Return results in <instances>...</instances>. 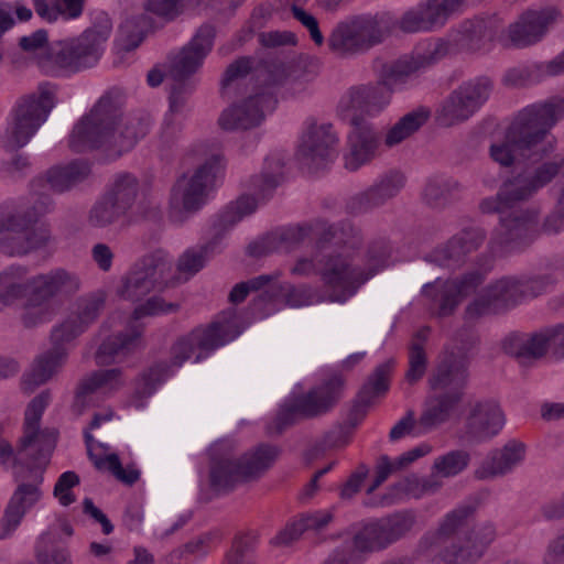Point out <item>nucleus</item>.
Returning <instances> with one entry per match:
<instances>
[{
	"mask_svg": "<svg viewBox=\"0 0 564 564\" xmlns=\"http://www.w3.org/2000/svg\"><path fill=\"white\" fill-rule=\"evenodd\" d=\"M315 230L319 235V245L333 243L338 247L323 252L318 259V274L332 292V301H347L362 284L389 265L392 249L386 239L372 241L366 253L360 256L355 250L360 247L362 236L354 225L317 221Z\"/></svg>",
	"mask_w": 564,
	"mask_h": 564,
	"instance_id": "obj_1",
	"label": "nucleus"
},
{
	"mask_svg": "<svg viewBox=\"0 0 564 564\" xmlns=\"http://www.w3.org/2000/svg\"><path fill=\"white\" fill-rule=\"evenodd\" d=\"M560 173L563 174L562 161L545 162L533 172L509 177L496 195L481 199V213L499 215V225L489 241V248L495 256L518 250L533 241L539 230L538 214L522 208L520 204L531 198Z\"/></svg>",
	"mask_w": 564,
	"mask_h": 564,
	"instance_id": "obj_2",
	"label": "nucleus"
},
{
	"mask_svg": "<svg viewBox=\"0 0 564 564\" xmlns=\"http://www.w3.org/2000/svg\"><path fill=\"white\" fill-rule=\"evenodd\" d=\"M80 288L79 275L64 268L29 276L26 268L11 265L0 272V306L23 300L20 322L24 328H36L56 316L59 308L56 299H69Z\"/></svg>",
	"mask_w": 564,
	"mask_h": 564,
	"instance_id": "obj_3",
	"label": "nucleus"
},
{
	"mask_svg": "<svg viewBox=\"0 0 564 564\" xmlns=\"http://www.w3.org/2000/svg\"><path fill=\"white\" fill-rule=\"evenodd\" d=\"M147 118H121L115 98L106 94L73 128L68 145L74 152L105 148L113 156L130 151L149 131Z\"/></svg>",
	"mask_w": 564,
	"mask_h": 564,
	"instance_id": "obj_4",
	"label": "nucleus"
},
{
	"mask_svg": "<svg viewBox=\"0 0 564 564\" xmlns=\"http://www.w3.org/2000/svg\"><path fill=\"white\" fill-rule=\"evenodd\" d=\"M564 116L561 99L536 102L523 108L509 127L505 141L490 145V158L502 166H510L516 154L540 160L555 149L552 127Z\"/></svg>",
	"mask_w": 564,
	"mask_h": 564,
	"instance_id": "obj_5",
	"label": "nucleus"
},
{
	"mask_svg": "<svg viewBox=\"0 0 564 564\" xmlns=\"http://www.w3.org/2000/svg\"><path fill=\"white\" fill-rule=\"evenodd\" d=\"M474 513L471 505L458 506L443 517L435 531L423 538V543L446 549L456 558V564L477 563L495 540L496 529L490 522L471 528Z\"/></svg>",
	"mask_w": 564,
	"mask_h": 564,
	"instance_id": "obj_6",
	"label": "nucleus"
},
{
	"mask_svg": "<svg viewBox=\"0 0 564 564\" xmlns=\"http://www.w3.org/2000/svg\"><path fill=\"white\" fill-rule=\"evenodd\" d=\"M215 35V29L212 25H202L172 62L170 75L173 84L169 96V110L162 124L163 135L167 140L181 130L187 101L194 91V84L189 80V76L203 65L210 53Z\"/></svg>",
	"mask_w": 564,
	"mask_h": 564,
	"instance_id": "obj_7",
	"label": "nucleus"
},
{
	"mask_svg": "<svg viewBox=\"0 0 564 564\" xmlns=\"http://www.w3.org/2000/svg\"><path fill=\"white\" fill-rule=\"evenodd\" d=\"M51 402L48 390L42 391L28 404L24 413L23 436L14 451L11 444L0 440L1 464H26L32 469H43L48 463L55 447L57 433L55 430L40 429L45 409Z\"/></svg>",
	"mask_w": 564,
	"mask_h": 564,
	"instance_id": "obj_8",
	"label": "nucleus"
},
{
	"mask_svg": "<svg viewBox=\"0 0 564 564\" xmlns=\"http://www.w3.org/2000/svg\"><path fill=\"white\" fill-rule=\"evenodd\" d=\"M108 37L109 30L91 28L76 37L53 42L37 57V65L45 75L53 77L94 67Z\"/></svg>",
	"mask_w": 564,
	"mask_h": 564,
	"instance_id": "obj_9",
	"label": "nucleus"
},
{
	"mask_svg": "<svg viewBox=\"0 0 564 564\" xmlns=\"http://www.w3.org/2000/svg\"><path fill=\"white\" fill-rule=\"evenodd\" d=\"M392 31L393 15L390 12L351 15L335 24L327 45L334 54L351 57L380 45Z\"/></svg>",
	"mask_w": 564,
	"mask_h": 564,
	"instance_id": "obj_10",
	"label": "nucleus"
},
{
	"mask_svg": "<svg viewBox=\"0 0 564 564\" xmlns=\"http://www.w3.org/2000/svg\"><path fill=\"white\" fill-rule=\"evenodd\" d=\"M553 283L549 275L534 278L508 275L488 284L466 307L465 317L474 321L481 316L510 310L535 297Z\"/></svg>",
	"mask_w": 564,
	"mask_h": 564,
	"instance_id": "obj_11",
	"label": "nucleus"
},
{
	"mask_svg": "<svg viewBox=\"0 0 564 564\" xmlns=\"http://www.w3.org/2000/svg\"><path fill=\"white\" fill-rule=\"evenodd\" d=\"M414 522L415 517L410 511L393 513L362 524L337 549L351 564H364L372 553L386 550L404 536Z\"/></svg>",
	"mask_w": 564,
	"mask_h": 564,
	"instance_id": "obj_12",
	"label": "nucleus"
},
{
	"mask_svg": "<svg viewBox=\"0 0 564 564\" xmlns=\"http://www.w3.org/2000/svg\"><path fill=\"white\" fill-rule=\"evenodd\" d=\"M468 361L465 357L447 356L436 368L430 379L433 390L447 389L448 391L437 397H431L425 402V409L420 417L424 427L432 429L446 422L454 408L463 395V389L467 381Z\"/></svg>",
	"mask_w": 564,
	"mask_h": 564,
	"instance_id": "obj_13",
	"label": "nucleus"
},
{
	"mask_svg": "<svg viewBox=\"0 0 564 564\" xmlns=\"http://www.w3.org/2000/svg\"><path fill=\"white\" fill-rule=\"evenodd\" d=\"M223 161V154L219 151L214 152L191 174H183L177 178L170 194L171 217L182 218L183 214L196 213L206 204L208 194L224 169Z\"/></svg>",
	"mask_w": 564,
	"mask_h": 564,
	"instance_id": "obj_14",
	"label": "nucleus"
},
{
	"mask_svg": "<svg viewBox=\"0 0 564 564\" xmlns=\"http://www.w3.org/2000/svg\"><path fill=\"white\" fill-rule=\"evenodd\" d=\"M173 260L159 249L137 261L121 278L120 297L137 302L152 292H162L173 282Z\"/></svg>",
	"mask_w": 564,
	"mask_h": 564,
	"instance_id": "obj_15",
	"label": "nucleus"
},
{
	"mask_svg": "<svg viewBox=\"0 0 564 564\" xmlns=\"http://www.w3.org/2000/svg\"><path fill=\"white\" fill-rule=\"evenodd\" d=\"M344 388V377L334 372L307 393L286 399L275 419L276 433L299 419L316 417L329 412L341 399Z\"/></svg>",
	"mask_w": 564,
	"mask_h": 564,
	"instance_id": "obj_16",
	"label": "nucleus"
},
{
	"mask_svg": "<svg viewBox=\"0 0 564 564\" xmlns=\"http://www.w3.org/2000/svg\"><path fill=\"white\" fill-rule=\"evenodd\" d=\"M54 99V89L48 84L40 85L36 93L19 99L12 111V126L3 137V147L10 151L24 147L46 121Z\"/></svg>",
	"mask_w": 564,
	"mask_h": 564,
	"instance_id": "obj_17",
	"label": "nucleus"
},
{
	"mask_svg": "<svg viewBox=\"0 0 564 564\" xmlns=\"http://www.w3.org/2000/svg\"><path fill=\"white\" fill-rule=\"evenodd\" d=\"M279 455L275 446L261 444L240 459L214 458L210 466V485L217 490H230L237 484L254 479L271 467Z\"/></svg>",
	"mask_w": 564,
	"mask_h": 564,
	"instance_id": "obj_18",
	"label": "nucleus"
},
{
	"mask_svg": "<svg viewBox=\"0 0 564 564\" xmlns=\"http://www.w3.org/2000/svg\"><path fill=\"white\" fill-rule=\"evenodd\" d=\"M241 332L235 310H228L208 327L195 328L181 337L171 348L172 366L181 367L197 349L213 351L234 340Z\"/></svg>",
	"mask_w": 564,
	"mask_h": 564,
	"instance_id": "obj_19",
	"label": "nucleus"
},
{
	"mask_svg": "<svg viewBox=\"0 0 564 564\" xmlns=\"http://www.w3.org/2000/svg\"><path fill=\"white\" fill-rule=\"evenodd\" d=\"M43 177L31 182L26 196L9 199L0 205V235L6 231H23L41 217L53 212L54 202L45 192Z\"/></svg>",
	"mask_w": 564,
	"mask_h": 564,
	"instance_id": "obj_20",
	"label": "nucleus"
},
{
	"mask_svg": "<svg viewBox=\"0 0 564 564\" xmlns=\"http://www.w3.org/2000/svg\"><path fill=\"white\" fill-rule=\"evenodd\" d=\"M494 82L478 76L462 83L440 105L436 118L442 126L452 127L473 117L489 99Z\"/></svg>",
	"mask_w": 564,
	"mask_h": 564,
	"instance_id": "obj_21",
	"label": "nucleus"
},
{
	"mask_svg": "<svg viewBox=\"0 0 564 564\" xmlns=\"http://www.w3.org/2000/svg\"><path fill=\"white\" fill-rule=\"evenodd\" d=\"M485 276L484 272L475 269L454 279H436L426 283L421 291L424 305L438 317L449 316L464 297L473 294L482 284Z\"/></svg>",
	"mask_w": 564,
	"mask_h": 564,
	"instance_id": "obj_22",
	"label": "nucleus"
},
{
	"mask_svg": "<svg viewBox=\"0 0 564 564\" xmlns=\"http://www.w3.org/2000/svg\"><path fill=\"white\" fill-rule=\"evenodd\" d=\"M339 143L338 133L333 123L310 117L304 121L297 155L311 170H318L333 162Z\"/></svg>",
	"mask_w": 564,
	"mask_h": 564,
	"instance_id": "obj_23",
	"label": "nucleus"
},
{
	"mask_svg": "<svg viewBox=\"0 0 564 564\" xmlns=\"http://www.w3.org/2000/svg\"><path fill=\"white\" fill-rule=\"evenodd\" d=\"M391 102V94L380 84H360L349 87L340 96L336 113L343 121L355 124L367 121L366 116L381 113Z\"/></svg>",
	"mask_w": 564,
	"mask_h": 564,
	"instance_id": "obj_24",
	"label": "nucleus"
},
{
	"mask_svg": "<svg viewBox=\"0 0 564 564\" xmlns=\"http://www.w3.org/2000/svg\"><path fill=\"white\" fill-rule=\"evenodd\" d=\"M276 100L265 88H252L241 102L226 108L218 118L223 130H248L261 124L267 111H272Z\"/></svg>",
	"mask_w": 564,
	"mask_h": 564,
	"instance_id": "obj_25",
	"label": "nucleus"
},
{
	"mask_svg": "<svg viewBox=\"0 0 564 564\" xmlns=\"http://www.w3.org/2000/svg\"><path fill=\"white\" fill-rule=\"evenodd\" d=\"M486 240V231L480 227H466L444 243L430 251L424 260L447 270L460 269L467 257L477 251Z\"/></svg>",
	"mask_w": 564,
	"mask_h": 564,
	"instance_id": "obj_26",
	"label": "nucleus"
},
{
	"mask_svg": "<svg viewBox=\"0 0 564 564\" xmlns=\"http://www.w3.org/2000/svg\"><path fill=\"white\" fill-rule=\"evenodd\" d=\"M562 20V12L550 6L527 10L508 28V37L516 47H527L540 42L550 28Z\"/></svg>",
	"mask_w": 564,
	"mask_h": 564,
	"instance_id": "obj_27",
	"label": "nucleus"
},
{
	"mask_svg": "<svg viewBox=\"0 0 564 564\" xmlns=\"http://www.w3.org/2000/svg\"><path fill=\"white\" fill-rule=\"evenodd\" d=\"M499 29L496 17H474L462 21L448 33L452 47L467 53H476L487 48Z\"/></svg>",
	"mask_w": 564,
	"mask_h": 564,
	"instance_id": "obj_28",
	"label": "nucleus"
},
{
	"mask_svg": "<svg viewBox=\"0 0 564 564\" xmlns=\"http://www.w3.org/2000/svg\"><path fill=\"white\" fill-rule=\"evenodd\" d=\"M405 185V176L399 171H389L380 175L366 191L351 196L346 209L351 215H362L383 206L395 197Z\"/></svg>",
	"mask_w": 564,
	"mask_h": 564,
	"instance_id": "obj_29",
	"label": "nucleus"
},
{
	"mask_svg": "<svg viewBox=\"0 0 564 564\" xmlns=\"http://www.w3.org/2000/svg\"><path fill=\"white\" fill-rule=\"evenodd\" d=\"M122 384V372L118 368L93 371L79 381L73 408L76 412L82 413L86 408L97 405L99 401L117 391Z\"/></svg>",
	"mask_w": 564,
	"mask_h": 564,
	"instance_id": "obj_30",
	"label": "nucleus"
},
{
	"mask_svg": "<svg viewBox=\"0 0 564 564\" xmlns=\"http://www.w3.org/2000/svg\"><path fill=\"white\" fill-rule=\"evenodd\" d=\"M42 469H35L32 482H22L14 490L4 516L0 521V539H7L17 530L25 513L41 499Z\"/></svg>",
	"mask_w": 564,
	"mask_h": 564,
	"instance_id": "obj_31",
	"label": "nucleus"
},
{
	"mask_svg": "<svg viewBox=\"0 0 564 564\" xmlns=\"http://www.w3.org/2000/svg\"><path fill=\"white\" fill-rule=\"evenodd\" d=\"M350 127L347 137L348 151L344 156L345 167L349 171H357L376 156L380 138L369 121H359Z\"/></svg>",
	"mask_w": 564,
	"mask_h": 564,
	"instance_id": "obj_32",
	"label": "nucleus"
},
{
	"mask_svg": "<svg viewBox=\"0 0 564 564\" xmlns=\"http://www.w3.org/2000/svg\"><path fill=\"white\" fill-rule=\"evenodd\" d=\"M505 422V414L497 402L480 401L467 417L466 433L477 442L488 441L502 430Z\"/></svg>",
	"mask_w": 564,
	"mask_h": 564,
	"instance_id": "obj_33",
	"label": "nucleus"
},
{
	"mask_svg": "<svg viewBox=\"0 0 564 564\" xmlns=\"http://www.w3.org/2000/svg\"><path fill=\"white\" fill-rule=\"evenodd\" d=\"M525 457V447L518 441H509L501 448L491 451L475 470V477L480 480L502 477L519 466Z\"/></svg>",
	"mask_w": 564,
	"mask_h": 564,
	"instance_id": "obj_34",
	"label": "nucleus"
},
{
	"mask_svg": "<svg viewBox=\"0 0 564 564\" xmlns=\"http://www.w3.org/2000/svg\"><path fill=\"white\" fill-rule=\"evenodd\" d=\"M334 514L329 510H316L306 512L294 518L280 530L271 540L270 544L278 547H285L297 541L304 533H321L333 521Z\"/></svg>",
	"mask_w": 564,
	"mask_h": 564,
	"instance_id": "obj_35",
	"label": "nucleus"
},
{
	"mask_svg": "<svg viewBox=\"0 0 564 564\" xmlns=\"http://www.w3.org/2000/svg\"><path fill=\"white\" fill-rule=\"evenodd\" d=\"M141 335L142 327L140 325H131L124 333L120 332L108 336L101 341L95 354L96 364L107 366L121 362L141 346Z\"/></svg>",
	"mask_w": 564,
	"mask_h": 564,
	"instance_id": "obj_36",
	"label": "nucleus"
},
{
	"mask_svg": "<svg viewBox=\"0 0 564 564\" xmlns=\"http://www.w3.org/2000/svg\"><path fill=\"white\" fill-rule=\"evenodd\" d=\"M423 73V69L410 53L383 64L378 84L392 95L394 90L412 87Z\"/></svg>",
	"mask_w": 564,
	"mask_h": 564,
	"instance_id": "obj_37",
	"label": "nucleus"
},
{
	"mask_svg": "<svg viewBox=\"0 0 564 564\" xmlns=\"http://www.w3.org/2000/svg\"><path fill=\"white\" fill-rule=\"evenodd\" d=\"M561 73H564V52L547 63L511 68L505 74L503 82L509 86L524 87Z\"/></svg>",
	"mask_w": 564,
	"mask_h": 564,
	"instance_id": "obj_38",
	"label": "nucleus"
},
{
	"mask_svg": "<svg viewBox=\"0 0 564 564\" xmlns=\"http://www.w3.org/2000/svg\"><path fill=\"white\" fill-rule=\"evenodd\" d=\"M283 301L290 307H302L312 305L318 301L315 290L307 284L293 285L291 283L272 286L264 291L254 302V308L260 310V304L268 301L270 304L275 301Z\"/></svg>",
	"mask_w": 564,
	"mask_h": 564,
	"instance_id": "obj_39",
	"label": "nucleus"
},
{
	"mask_svg": "<svg viewBox=\"0 0 564 564\" xmlns=\"http://www.w3.org/2000/svg\"><path fill=\"white\" fill-rule=\"evenodd\" d=\"M89 174V164L85 161L76 160L67 165L50 169L43 178L46 187L56 193H64L85 181Z\"/></svg>",
	"mask_w": 564,
	"mask_h": 564,
	"instance_id": "obj_40",
	"label": "nucleus"
},
{
	"mask_svg": "<svg viewBox=\"0 0 564 564\" xmlns=\"http://www.w3.org/2000/svg\"><path fill=\"white\" fill-rule=\"evenodd\" d=\"M8 240L0 243V250L9 256H23L30 251L45 246L50 238L51 231L46 226L37 227L31 231H12Z\"/></svg>",
	"mask_w": 564,
	"mask_h": 564,
	"instance_id": "obj_41",
	"label": "nucleus"
},
{
	"mask_svg": "<svg viewBox=\"0 0 564 564\" xmlns=\"http://www.w3.org/2000/svg\"><path fill=\"white\" fill-rule=\"evenodd\" d=\"M156 30V22L145 13L127 18L119 29V42L124 51L137 48L145 36Z\"/></svg>",
	"mask_w": 564,
	"mask_h": 564,
	"instance_id": "obj_42",
	"label": "nucleus"
},
{
	"mask_svg": "<svg viewBox=\"0 0 564 564\" xmlns=\"http://www.w3.org/2000/svg\"><path fill=\"white\" fill-rule=\"evenodd\" d=\"M258 207L257 199L250 195L239 197L236 203L228 205L213 224V231H216V237L223 239L232 227L238 224L243 217L252 214Z\"/></svg>",
	"mask_w": 564,
	"mask_h": 564,
	"instance_id": "obj_43",
	"label": "nucleus"
},
{
	"mask_svg": "<svg viewBox=\"0 0 564 564\" xmlns=\"http://www.w3.org/2000/svg\"><path fill=\"white\" fill-rule=\"evenodd\" d=\"M462 192L459 182L452 177L434 176L427 180L422 197L433 208H442L449 204Z\"/></svg>",
	"mask_w": 564,
	"mask_h": 564,
	"instance_id": "obj_44",
	"label": "nucleus"
},
{
	"mask_svg": "<svg viewBox=\"0 0 564 564\" xmlns=\"http://www.w3.org/2000/svg\"><path fill=\"white\" fill-rule=\"evenodd\" d=\"M68 356V348L51 347L40 355L33 365L32 371L26 381L33 386H40L48 381L65 364Z\"/></svg>",
	"mask_w": 564,
	"mask_h": 564,
	"instance_id": "obj_45",
	"label": "nucleus"
},
{
	"mask_svg": "<svg viewBox=\"0 0 564 564\" xmlns=\"http://www.w3.org/2000/svg\"><path fill=\"white\" fill-rule=\"evenodd\" d=\"M35 12L48 22L75 20L83 14L85 0H33Z\"/></svg>",
	"mask_w": 564,
	"mask_h": 564,
	"instance_id": "obj_46",
	"label": "nucleus"
},
{
	"mask_svg": "<svg viewBox=\"0 0 564 564\" xmlns=\"http://www.w3.org/2000/svg\"><path fill=\"white\" fill-rule=\"evenodd\" d=\"M430 111L420 107L405 113L386 133L384 144L388 148L400 144L416 132L429 119Z\"/></svg>",
	"mask_w": 564,
	"mask_h": 564,
	"instance_id": "obj_47",
	"label": "nucleus"
},
{
	"mask_svg": "<svg viewBox=\"0 0 564 564\" xmlns=\"http://www.w3.org/2000/svg\"><path fill=\"white\" fill-rule=\"evenodd\" d=\"M449 39L429 37L420 41L411 52L414 59L426 72L452 52Z\"/></svg>",
	"mask_w": 564,
	"mask_h": 564,
	"instance_id": "obj_48",
	"label": "nucleus"
},
{
	"mask_svg": "<svg viewBox=\"0 0 564 564\" xmlns=\"http://www.w3.org/2000/svg\"><path fill=\"white\" fill-rule=\"evenodd\" d=\"M221 240L223 238L216 237V231H213L212 239L205 246L188 249L178 258L177 270L188 276L196 274L204 268L208 258L220 250Z\"/></svg>",
	"mask_w": 564,
	"mask_h": 564,
	"instance_id": "obj_49",
	"label": "nucleus"
},
{
	"mask_svg": "<svg viewBox=\"0 0 564 564\" xmlns=\"http://www.w3.org/2000/svg\"><path fill=\"white\" fill-rule=\"evenodd\" d=\"M284 163L279 156H269L264 161V166L259 175L251 178V186L256 194L262 199H267L283 180Z\"/></svg>",
	"mask_w": 564,
	"mask_h": 564,
	"instance_id": "obj_50",
	"label": "nucleus"
},
{
	"mask_svg": "<svg viewBox=\"0 0 564 564\" xmlns=\"http://www.w3.org/2000/svg\"><path fill=\"white\" fill-rule=\"evenodd\" d=\"M394 28L408 34L436 31L424 1L405 10L399 19L393 18Z\"/></svg>",
	"mask_w": 564,
	"mask_h": 564,
	"instance_id": "obj_51",
	"label": "nucleus"
},
{
	"mask_svg": "<svg viewBox=\"0 0 564 564\" xmlns=\"http://www.w3.org/2000/svg\"><path fill=\"white\" fill-rule=\"evenodd\" d=\"M138 193V178L130 173H122L116 176L107 196L127 214L135 203Z\"/></svg>",
	"mask_w": 564,
	"mask_h": 564,
	"instance_id": "obj_52",
	"label": "nucleus"
},
{
	"mask_svg": "<svg viewBox=\"0 0 564 564\" xmlns=\"http://www.w3.org/2000/svg\"><path fill=\"white\" fill-rule=\"evenodd\" d=\"M169 377V366L159 364L143 372L135 382L132 404L135 408L143 406V399L151 397L156 388Z\"/></svg>",
	"mask_w": 564,
	"mask_h": 564,
	"instance_id": "obj_53",
	"label": "nucleus"
},
{
	"mask_svg": "<svg viewBox=\"0 0 564 564\" xmlns=\"http://www.w3.org/2000/svg\"><path fill=\"white\" fill-rule=\"evenodd\" d=\"M470 462V455L463 449H455L437 456L432 465V476L437 479L451 478L464 471Z\"/></svg>",
	"mask_w": 564,
	"mask_h": 564,
	"instance_id": "obj_54",
	"label": "nucleus"
},
{
	"mask_svg": "<svg viewBox=\"0 0 564 564\" xmlns=\"http://www.w3.org/2000/svg\"><path fill=\"white\" fill-rule=\"evenodd\" d=\"M185 2V0H145L143 13L151 17L156 22V29H160L183 14Z\"/></svg>",
	"mask_w": 564,
	"mask_h": 564,
	"instance_id": "obj_55",
	"label": "nucleus"
},
{
	"mask_svg": "<svg viewBox=\"0 0 564 564\" xmlns=\"http://www.w3.org/2000/svg\"><path fill=\"white\" fill-rule=\"evenodd\" d=\"M56 536L57 533L53 530L41 535L35 547L39 564H73L69 552L55 546Z\"/></svg>",
	"mask_w": 564,
	"mask_h": 564,
	"instance_id": "obj_56",
	"label": "nucleus"
},
{
	"mask_svg": "<svg viewBox=\"0 0 564 564\" xmlns=\"http://www.w3.org/2000/svg\"><path fill=\"white\" fill-rule=\"evenodd\" d=\"M443 486L442 480L435 476L419 477L410 475L393 485L398 494H403L413 498H421L425 495L435 494Z\"/></svg>",
	"mask_w": 564,
	"mask_h": 564,
	"instance_id": "obj_57",
	"label": "nucleus"
},
{
	"mask_svg": "<svg viewBox=\"0 0 564 564\" xmlns=\"http://www.w3.org/2000/svg\"><path fill=\"white\" fill-rule=\"evenodd\" d=\"M126 214L107 196L97 200L89 210L88 224L94 228H106Z\"/></svg>",
	"mask_w": 564,
	"mask_h": 564,
	"instance_id": "obj_58",
	"label": "nucleus"
},
{
	"mask_svg": "<svg viewBox=\"0 0 564 564\" xmlns=\"http://www.w3.org/2000/svg\"><path fill=\"white\" fill-rule=\"evenodd\" d=\"M429 329L423 328L417 332L415 340L412 343L409 351V369L405 378L409 382H416L420 380L426 370V355L423 348V343L427 337Z\"/></svg>",
	"mask_w": 564,
	"mask_h": 564,
	"instance_id": "obj_59",
	"label": "nucleus"
},
{
	"mask_svg": "<svg viewBox=\"0 0 564 564\" xmlns=\"http://www.w3.org/2000/svg\"><path fill=\"white\" fill-rule=\"evenodd\" d=\"M86 329L70 314L51 329V344L54 348H67Z\"/></svg>",
	"mask_w": 564,
	"mask_h": 564,
	"instance_id": "obj_60",
	"label": "nucleus"
},
{
	"mask_svg": "<svg viewBox=\"0 0 564 564\" xmlns=\"http://www.w3.org/2000/svg\"><path fill=\"white\" fill-rule=\"evenodd\" d=\"M105 307V299L101 295L90 294L80 297L76 303L75 312L70 313L76 321L87 330L99 317Z\"/></svg>",
	"mask_w": 564,
	"mask_h": 564,
	"instance_id": "obj_61",
	"label": "nucleus"
},
{
	"mask_svg": "<svg viewBox=\"0 0 564 564\" xmlns=\"http://www.w3.org/2000/svg\"><path fill=\"white\" fill-rule=\"evenodd\" d=\"M436 30L442 29L448 20L463 11L465 0H424Z\"/></svg>",
	"mask_w": 564,
	"mask_h": 564,
	"instance_id": "obj_62",
	"label": "nucleus"
},
{
	"mask_svg": "<svg viewBox=\"0 0 564 564\" xmlns=\"http://www.w3.org/2000/svg\"><path fill=\"white\" fill-rule=\"evenodd\" d=\"M281 276V272L276 271L272 274H261L246 282L236 284L229 293V301L234 304L241 303L251 290H261L271 282L276 281Z\"/></svg>",
	"mask_w": 564,
	"mask_h": 564,
	"instance_id": "obj_63",
	"label": "nucleus"
},
{
	"mask_svg": "<svg viewBox=\"0 0 564 564\" xmlns=\"http://www.w3.org/2000/svg\"><path fill=\"white\" fill-rule=\"evenodd\" d=\"M251 63V58L240 57L226 68L221 79V93L224 95L229 94L231 88H236L240 85V82L249 74Z\"/></svg>",
	"mask_w": 564,
	"mask_h": 564,
	"instance_id": "obj_64",
	"label": "nucleus"
}]
</instances>
